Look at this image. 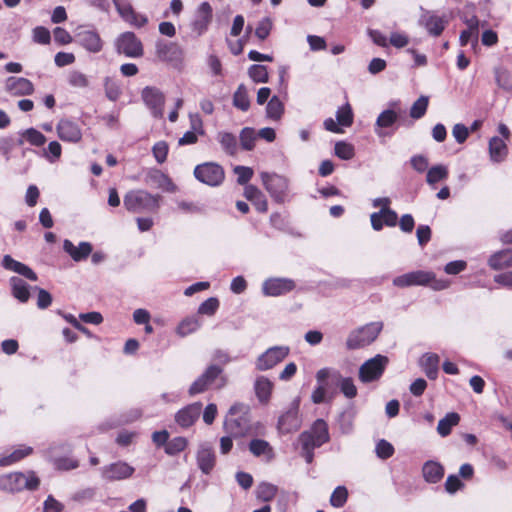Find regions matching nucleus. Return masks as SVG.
<instances>
[{
  "mask_svg": "<svg viewBox=\"0 0 512 512\" xmlns=\"http://www.w3.org/2000/svg\"><path fill=\"white\" fill-rule=\"evenodd\" d=\"M329 440L327 423L323 419L315 420L310 429L303 431L298 437L301 456L308 464H311L314 460V450L329 442Z\"/></svg>",
  "mask_w": 512,
  "mask_h": 512,
  "instance_id": "nucleus-1",
  "label": "nucleus"
},
{
  "mask_svg": "<svg viewBox=\"0 0 512 512\" xmlns=\"http://www.w3.org/2000/svg\"><path fill=\"white\" fill-rule=\"evenodd\" d=\"M393 285L398 288H407L411 286H429L435 291L447 289L450 281L445 279H437L432 271L417 270L393 279Z\"/></svg>",
  "mask_w": 512,
  "mask_h": 512,
  "instance_id": "nucleus-2",
  "label": "nucleus"
},
{
  "mask_svg": "<svg viewBox=\"0 0 512 512\" xmlns=\"http://www.w3.org/2000/svg\"><path fill=\"white\" fill-rule=\"evenodd\" d=\"M40 486V479L34 471L10 472L0 476V490L17 493L23 490L35 491Z\"/></svg>",
  "mask_w": 512,
  "mask_h": 512,
  "instance_id": "nucleus-3",
  "label": "nucleus"
},
{
  "mask_svg": "<svg viewBox=\"0 0 512 512\" xmlns=\"http://www.w3.org/2000/svg\"><path fill=\"white\" fill-rule=\"evenodd\" d=\"M250 408L243 403L233 404L224 421V429L233 437L244 436L250 430Z\"/></svg>",
  "mask_w": 512,
  "mask_h": 512,
  "instance_id": "nucleus-4",
  "label": "nucleus"
},
{
  "mask_svg": "<svg viewBox=\"0 0 512 512\" xmlns=\"http://www.w3.org/2000/svg\"><path fill=\"white\" fill-rule=\"evenodd\" d=\"M227 383L223 374V368L216 364L209 365L203 373L190 385L188 393L195 396L209 390L210 388L221 389Z\"/></svg>",
  "mask_w": 512,
  "mask_h": 512,
  "instance_id": "nucleus-5",
  "label": "nucleus"
},
{
  "mask_svg": "<svg viewBox=\"0 0 512 512\" xmlns=\"http://www.w3.org/2000/svg\"><path fill=\"white\" fill-rule=\"evenodd\" d=\"M159 195L145 190H134L124 196L125 208L133 213L155 212L159 208Z\"/></svg>",
  "mask_w": 512,
  "mask_h": 512,
  "instance_id": "nucleus-6",
  "label": "nucleus"
},
{
  "mask_svg": "<svg viewBox=\"0 0 512 512\" xmlns=\"http://www.w3.org/2000/svg\"><path fill=\"white\" fill-rule=\"evenodd\" d=\"M382 328V322H371L357 330L352 331L346 340L347 348L349 350H355L368 346L376 340Z\"/></svg>",
  "mask_w": 512,
  "mask_h": 512,
  "instance_id": "nucleus-7",
  "label": "nucleus"
},
{
  "mask_svg": "<svg viewBox=\"0 0 512 512\" xmlns=\"http://www.w3.org/2000/svg\"><path fill=\"white\" fill-rule=\"evenodd\" d=\"M261 180L264 188L269 193L274 202L283 204L288 199L289 182L284 176L276 173H261Z\"/></svg>",
  "mask_w": 512,
  "mask_h": 512,
  "instance_id": "nucleus-8",
  "label": "nucleus"
},
{
  "mask_svg": "<svg viewBox=\"0 0 512 512\" xmlns=\"http://www.w3.org/2000/svg\"><path fill=\"white\" fill-rule=\"evenodd\" d=\"M116 52L128 58H141L144 55V46L134 32L121 33L115 40Z\"/></svg>",
  "mask_w": 512,
  "mask_h": 512,
  "instance_id": "nucleus-9",
  "label": "nucleus"
},
{
  "mask_svg": "<svg viewBox=\"0 0 512 512\" xmlns=\"http://www.w3.org/2000/svg\"><path fill=\"white\" fill-rule=\"evenodd\" d=\"M155 55L161 62L178 67L181 65L184 53L180 45L176 42L158 40L155 44Z\"/></svg>",
  "mask_w": 512,
  "mask_h": 512,
  "instance_id": "nucleus-10",
  "label": "nucleus"
},
{
  "mask_svg": "<svg viewBox=\"0 0 512 512\" xmlns=\"http://www.w3.org/2000/svg\"><path fill=\"white\" fill-rule=\"evenodd\" d=\"M195 178L209 186L220 185L224 178L225 172L222 166L214 162H206L199 164L194 169Z\"/></svg>",
  "mask_w": 512,
  "mask_h": 512,
  "instance_id": "nucleus-11",
  "label": "nucleus"
},
{
  "mask_svg": "<svg viewBox=\"0 0 512 512\" xmlns=\"http://www.w3.org/2000/svg\"><path fill=\"white\" fill-rule=\"evenodd\" d=\"M387 363L388 358L382 355H376L375 357L367 360L359 369V379L363 383H370L378 380L383 375Z\"/></svg>",
  "mask_w": 512,
  "mask_h": 512,
  "instance_id": "nucleus-12",
  "label": "nucleus"
},
{
  "mask_svg": "<svg viewBox=\"0 0 512 512\" xmlns=\"http://www.w3.org/2000/svg\"><path fill=\"white\" fill-rule=\"evenodd\" d=\"M289 348L286 346H274L262 353L255 362L258 371H266L281 363L288 355Z\"/></svg>",
  "mask_w": 512,
  "mask_h": 512,
  "instance_id": "nucleus-13",
  "label": "nucleus"
},
{
  "mask_svg": "<svg viewBox=\"0 0 512 512\" xmlns=\"http://www.w3.org/2000/svg\"><path fill=\"white\" fill-rule=\"evenodd\" d=\"M141 97L145 105L151 110L154 118H163L165 95L160 89L147 86L142 90Z\"/></svg>",
  "mask_w": 512,
  "mask_h": 512,
  "instance_id": "nucleus-14",
  "label": "nucleus"
},
{
  "mask_svg": "<svg viewBox=\"0 0 512 512\" xmlns=\"http://www.w3.org/2000/svg\"><path fill=\"white\" fill-rule=\"evenodd\" d=\"M75 42L90 53L102 51L104 41L96 30L78 28Z\"/></svg>",
  "mask_w": 512,
  "mask_h": 512,
  "instance_id": "nucleus-15",
  "label": "nucleus"
},
{
  "mask_svg": "<svg viewBox=\"0 0 512 512\" xmlns=\"http://www.w3.org/2000/svg\"><path fill=\"white\" fill-rule=\"evenodd\" d=\"M419 24L426 29L430 36L438 37L448 26L449 19L446 15H438L435 12L427 11L421 15Z\"/></svg>",
  "mask_w": 512,
  "mask_h": 512,
  "instance_id": "nucleus-16",
  "label": "nucleus"
},
{
  "mask_svg": "<svg viewBox=\"0 0 512 512\" xmlns=\"http://www.w3.org/2000/svg\"><path fill=\"white\" fill-rule=\"evenodd\" d=\"M337 122L333 118H327L324 120V127L327 131L333 133H342V129L339 126L350 127L354 121V114L351 105L347 102L343 106L339 107L336 112Z\"/></svg>",
  "mask_w": 512,
  "mask_h": 512,
  "instance_id": "nucleus-17",
  "label": "nucleus"
},
{
  "mask_svg": "<svg viewBox=\"0 0 512 512\" xmlns=\"http://www.w3.org/2000/svg\"><path fill=\"white\" fill-rule=\"evenodd\" d=\"M296 287L295 281L289 278H269L262 284L265 296L278 297L286 295Z\"/></svg>",
  "mask_w": 512,
  "mask_h": 512,
  "instance_id": "nucleus-18",
  "label": "nucleus"
},
{
  "mask_svg": "<svg viewBox=\"0 0 512 512\" xmlns=\"http://www.w3.org/2000/svg\"><path fill=\"white\" fill-rule=\"evenodd\" d=\"M331 378L332 380H339L341 374L337 370L330 368H322L316 373V380L318 386L313 390L311 400L314 404H321L325 401L326 396V380Z\"/></svg>",
  "mask_w": 512,
  "mask_h": 512,
  "instance_id": "nucleus-19",
  "label": "nucleus"
},
{
  "mask_svg": "<svg viewBox=\"0 0 512 512\" xmlns=\"http://www.w3.org/2000/svg\"><path fill=\"white\" fill-rule=\"evenodd\" d=\"M135 469L128 463L118 461L102 468V477L107 481H119L130 478Z\"/></svg>",
  "mask_w": 512,
  "mask_h": 512,
  "instance_id": "nucleus-20",
  "label": "nucleus"
},
{
  "mask_svg": "<svg viewBox=\"0 0 512 512\" xmlns=\"http://www.w3.org/2000/svg\"><path fill=\"white\" fill-rule=\"evenodd\" d=\"M300 425L299 404L294 402L291 407L279 417L277 426L282 433L287 434L298 430Z\"/></svg>",
  "mask_w": 512,
  "mask_h": 512,
  "instance_id": "nucleus-21",
  "label": "nucleus"
},
{
  "mask_svg": "<svg viewBox=\"0 0 512 512\" xmlns=\"http://www.w3.org/2000/svg\"><path fill=\"white\" fill-rule=\"evenodd\" d=\"M201 410V402L189 404L175 414V422L182 428H189L198 420Z\"/></svg>",
  "mask_w": 512,
  "mask_h": 512,
  "instance_id": "nucleus-22",
  "label": "nucleus"
},
{
  "mask_svg": "<svg viewBox=\"0 0 512 512\" xmlns=\"http://www.w3.org/2000/svg\"><path fill=\"white\" fill-rule=\"evenodd\" d=\"M5 89L12 96H26L34 92V85L27 78L11 76L5 82Z\"/></svg>",
  "mask_w": 512,
  "mask_h": 512,
  "instance_id": "nucleus-23",
  "label": "nucleus"
},
{
  "mask_svg": "<svg viewBox=\"0 0 512 512\" xmlns=\"http://www.w3.org/2000/svg\"><path fill=\"white\" fill-rule=\"evenodd\" d=\"M213 10L208 2H203L197 9L196 18L193 22V30L199 35L203 34L212 21Z\"/></svg>",
  "mask_w": 512,
  "mask_h": 512,
  "instance_id": "nucleus-24",
  "label": "nucleus"
},
{
  "mask_svg": "<svg viewBox=\"0 0 512 512\" xmlns=\"http://www.w3.org/2000/svg\"><path fill=\"white\" fill-rule=\"evenodd\" d=\"M57 133L61 140L67 142H78L82 137L78 124L70 120H60Z\"/></svg>",
  "mask_w": 512,
  "mask_h": 512,
  "instance_id": "nucleus-25",
  "label": "nucleus"
},
{
  "mask_svg": "<svg viewBox=\"0 0 512 512\" xmlns=\"http://www.w3.org/2000/svg\"><path fill=\"white\" fill-rule=\"evenodd\" d=\"M197 465L203 474H210L216 464V455L210 446H201L196 455Z\"/></svg>",
  "mask_w": 512,
  "mask_h": 512,
  "instance_id": "nucleus-26",
  "label": "nucleus"
},
{
  "mask_svg": "<svg viewBox=\"0 0 512 512\" xmlns=\"http://www.w3.org/2000/svg\"><path fill=\"white\" fill-rule=\"evenodd\" d=\"M118 12L125 22L135 28H142L148 23L147 16L136 12L130 4L118 6Z\"/></svg>",
  "mask_w": 512,
  "mask_h": 512,
  "instance_id": "nucleus-27",
  "label": "nucleus"
},
{
  "mask_svg": "<svg viewBox=\"0 0 512 512\" xmlns=\"http://www.w3.org/2000/svg\"><path fill=\"white\" fill-rule=\"evenodd\" d=\"M244 196L250 201L259 213L268 211V201L263 192L254 185H246L244 188Z\"/></svg>",
  "mask_w": 512,
  "mask_h": 512,
  "instance_id": "nucleus-28",
  "label": "nucleus"
},
{
  "mask_svg": "<svg viewBox=\"0 0 512 512\" xmlns=\"http://www.w3.org/2000/svg\"><path fill=\"white\" fill-rule=\"evenodd\" d=\"M488 266L495 271L512 268V249H503L492 254Z\"/></svg>",
  "mask_w": 512,
  "mask_h": 512,
  "instance_id": "nucleus-29",
  "label": "nucleus"
},
{
  "mask_svg": "<svg viewBox=\"0 0 512 512\" xmlns=\"http://www.w3.org/2000/svg\"><path fill=\"white\" fill-rule=\"evenodd\" d=\"M63 248L76 262L85 260L92 252V245L89 242H81L79 246H75L70 240H65Z\"/></svg>",
  "mask_w": 512,
  "mask_h": 512,
  "instance_id": "nucleus-30",
  "label": "nucleus"
},
{
  "mask_svg": "<svg viewBox=\"0 0 512 512\" xmlns=\"http://www.w3.org/2000/svg\"><path fill=\"white\" fill-rule=\"evenodd\" d=\"M273 383L265 376H259L254 383V390L257 399L262 404H267L272 395Z\"/></svg>",
  "mask_w": 512,
  "mask_h": 512,
  "instance_id": "nucleus-31",
  "label": "nucleus"
},
{
  "mask_svg": "<svg viewBox=\"0 0 512 512\" xmlns=\"http://www.w3.org/2000/svg\"><path fill=\"white\" fill-rule=\"evenodd\" d=\"M440 358L435 353H426L420 360V365L430 380L438 377Z\"/></svg>",
  "mask_w": 512,
  "mask_h": 512,
  "instance_id": "nucleus-32",
  "label": "nucleus"
},
{
  "mask_svg": "<svg viewBox=\"0 0 512 512\" xmlns=\"http://www.w3.org/2000/svg\"><path fill=\"white\" fill-rule=\"evenodd\" d=\"M33 448L26 445H20L12 453L0 457V467H7L20 462L22 459L33 454Z\"/></svg>",
  "mask_w": 512,
  "mask_h": 512,
  "instance_id": "nucleus-33",
  "label": "nucleus"
},
{
  "mask_svg": "<svg viewBox=\"0 0 512 512\" xmlns=\"http://www.w3.org/2000/svg\"><path fill=\"white\" fill-rule=\"evenodd\" d=\"M422 473L427 482L437 483L444 476V467L438 462L427 461L422 468Z\"/></svg>",
  "mask_w": 512,
  "mask_h": 512,
  "instance_id": "nucleus-34",
  "label": "nucleus"
},
{
  "mask_svg": "<svg viewBox=\"0 0 512 512\" xmlns=\"http://www.w3.org/2000/svg\"><path fill=\"white\" fill-rule=\"evenodd\" d=\"M249 450L256 457L265 456L268 461L274 458L272 446L263 439H252L249 443Z\"/></svg>",
  "mask_w": 512,
  "mask_h": 512,
  "instance_id": "nucleus-35",
  "label": "nucleus"
},
{
  "mask_svg": "<svg viewBox=\"0 0 512 512\" xmlns=\"http://www.w3.org/2000/svg\"><path fill=\"white\" fill-rule=\"evenodd\" d=\"M201 327V321L197 315L184 318L177 326L176 333L180 337L188 336Z\"/></svg>",
  "mask_w": 512,
  "mask_h": 512,
  "instance_id": "nucleus-36",
  "label": "nucleus"
},
{
  "mask_svg": "<svg viewBox=\"0 0 512 512\" xmlns=\"http://www.w3.org/2000/svg\"><path fill=\"white\" fill-rule=\"evenodd\" d=\"M507 146L503 139L495 136L489 141L490 157L495 162L502 161L507 155Z\"/></svg>",
  "mask_w": 512,
  "mask_h": 512,
  "instance_id": "nucleus-37",
  "label": "nucleus"
},
{
  "mask_svg": "<svg viewBox=\"0 0 512 512\" xmlns=\"http://www.w3.org/2000/svg\"><path fill=\"white\" fill-rule=\"evenodd\" d=\"M12 286V295L22 303H26L30 298L29 287L26 282L18 277L10 279Z\"/></svg>",
  "mask_w": 512,
  "mask_h": 512,
  "instance_id": "nucleus-38",
  "label": "nucleus"
},
{
  "mask_svg": "<svg viewBox=\"0 0 512 512\" xmlns=\"http://www.w3.org/2000/svg\"><path fill=\"white\" fill-rule=\"evenodd\" d=\"M460 416L456 412L446 414L444 418L439 420L437 425V431L442 436H448L451 433L452 427L458 425Z\"/></svg>",
  "mask_w": 512,
  "mask_h": 512,
  "instance_id": "nucleus-39",
  "label": "nucleus"
},
{
  "mask_svg": "<svg viewBox=\"0 0 512 512\" xmlns=\"http://www.w3.org/2000/svg\"><path fill=\"white\" fill-rule=\"evenodd\" d=\"M218 141L227 154L233 156L237 153L238 143L236 137L232 133L220 132L218 134Z\"/></svg>",
  "mask_w": 512,
  "mask_h": 512,
  "instance_id": "nucleus-40",
  "label": "nucleus"
},
{
  "mask_svg": "<svg viewBox=\"0 0 512 512\" xmlns=\"http://www.w3.org/2000/svg\"><path fill=\"white\" fill-rule=\"evenodd\" d=\"M449 172L446 166L436 165L428 169L426 175V181L429 185H435L436 183L448 178Z\"/></svg>",
  "mask_w": 512,
  "mask_h": 512,
  "instance_id": "nucleus-41",
  "label": "nucleus"
},
{
  "mask_svg": "<svg viewBox=\"0 0 512 512\" xmlns=\"http://www.w3.org/2000/svg\"><path fill=\"white\" fill-rule=\"evenodd\" d=\"M277 492L278 488L276 485L262 482L257 487L256 496L259 500L270 502L276 497Z\"/></svg>",
  "mask_w": 512,
  "mask_h": 512,
  "instance_id": "nucleus-42",
  "label": "nucleus"
},
{
  "mask_svg": "<svg viewBox=\"0 0 512 512\" xmlns=\"http://www.w3.org/2000/svg\"><path fill=\"white\" fill-rule=\"evenodd\" d=\"M233 105L241 111H247L250 108V100L244 84H240L235 91Z\"/></svg>",
  "mask_w": 512,
  "mask_h": 512,
  "instance_id": "nucleus-43",
  "label": "nucleus"
},
{
  "mask_svg": "<svg viewBox=\"0 0 512 512\" xmlns=\"http://www.w3.org/2000/svg\"><path fill=\"white\" fill-rule=\"evenodd\" d=\"M188 446V440L185 437L178 436L169 440L165 446L166 454L174 456L184 451Z\"/></svg>",
  "mask_w": 512,
  "mask_h": 512,
  "instance_id": "nucleus-44",
  "label": "nucleus"
},
{
  "mask_svg": "<svg viewBox=\"0 0 512 512\" xmlns=\"http://www.w3.org/2000/svg\"><path fill=\"white\" fill-rule=\"evenodd\" d=\"M284 112V105L277 96H273L266 107L267 117L272 120H279Z\"/></svg>",
  "mask_w": 512,
  "mask_h": 512,
  "instance_id": "nucleus-45",
  "label": "nucleus"
},
{
  "mask_svg": "<svg viewBox=\"0 0 512 512\" xmlns=\"http://www.w3.org/2000/svg\"><path fill=\"white\" fill-rule=\"evenodd\" d=\"M249 77L256 83H266L269 79L267 67L260 64H253L248 69Z\"/></svg>",
  "mask_w": 512,
  "mask_h": 512,
  "instance_id": "nucleus-46",
  "label": "nucleus"
},
{
  "mask_svg": "<svg viewBox=\"0 0 512 512\" xmlns=\"http://www.w3.org/2000/svg\"><path fill=\"white\" fill-rule=\"evenodd\" d=\"M334 153L342 160H350L355 156V149L350 143L338 141L335 144Z\"/></svg>",
  "mask_w": 512,
  "mask_h": 512,
  "instance_id": "nucleus-47",
  "label": "nucleus"
},
{
  "mask_svg": "<svg viewBox=\"0 0 512 512\" xmlns=\"http://www.w3.org/2000/svg\"><path fill=\"white\" fill-rule=\"evenodd\" d=\"M429 98L427 96H420L412 105L410 109V116L413 119L422 118L427 111Z\"/></svg>",
  "mask_w": 512,
  "mask_h": 512,
  "instance_id": "nucleus-48",
  "label": "nucleus"
},
{
  "mask_svg": "<svg viewBox=\"0 0 512 512\" xmlns=\"http://www.w3.org/2000/svg\"><path fill=\"white\" fill-rule=\"evenodd\" d=\"M104 89L106 97L111 101H117L122 94V90L118 82L109 77L104 81Z\"/></svg>",
  "mask_w": 512,
  "mask_h": 512,
  "instance_id": "nucleus-49",
  "label": "nucleus"
},
{
  "mask_svg": "<svg viewBox=\"0 0 512 512\" xmlns=\"http://www.w3.org/2000/svg\"><path fill=\"white\" fill-rule=\"evenodd\" d=\"M348 499V490L345 486H338L330 496V504L335 508L343 507Z\"/></svg>",
  "mask_w": 512,
  "mask_h": 512,
  "instance_id": "nucleus-50",
  "label": "nucleus"
},
{
  "mask_svg": "<svg viewBox=\"0 0 512 512\" xmlns=\"http://www.w3.org/2000/svg\"><path fill=\"white\" fill-rule=\"evenodd\" d=\"M68 84L75 88H86L89 86V79L84 73L73 70L67 76Z\"/></svg>",
  "mask_w": 512,
  "mask_h": 512,
  "instance_id": "nucleus-51",
  "label": "nucleus"
},
{
  "mask_svg": "<svg viewBox=\"0 0 512 512\" xmlns=\"http://www.w3.org/2000/svg\"><path fill=\"white\" fill-rule=\"evenodd\" d=\"M220 306V302L216 297H210L200 304L197 313L199 315L213 316Z\"/></svg>",
  "mask_w": 512,
  "mask_h": 512,
  "instance_id": "nucleus-52",
  "label": "nucleus"
},
{
  "mask_svg": "<svg viewBox=\"0 0 512 512\" xmlns=\"http://www.w3.org/2000/svg\"><path fill=\"white\" fill-rule=\"evenodd\" d=\"M255 131L252 128L245 127L240 132V143L244 150L250 151L255 146Z\"/></svg>",
  "mask_w": 512,
  "mask_h": 512,
  "instance_id": "nucleus-53",
  "label": "nucleus"
},
{
  "mask_svg": "<svg viewBox=\"0 0 512 512\" xmlns=\"http://www.w3.org/2000/svg\"><path fill=\"white\" fill-rule=\"evenodd\" d=\"M398 115L394 110H384L377 118L376 125L381 128L391 127L397 121Z\"/></svg>",
  "mask_w": 512,
  "mask_h": 512,
  "instance_id": "nucleus-54",
  "label": "nucleus"
},
{
  "mask_svg": "<svg viewBox=\"0 0 512 512\" xmlns=\"http://www.w3.org/2000/svg\"><path fill=\"white\" fill-rule=\"evenodd\" d=\"M169 146L166 141H158L152 147V153L159 164H163L167 160Z\"/></svg>",
  "mask_w": 512,
  "mask_h": 512,
  "instance_id": "nucleus-55",
  "label": "nucleus"
},
{
  "mask_svg": "<svg viewBox=\"0 0 512 512\" xmlns=\"http://www.w3.org/2000/svg\"><path fill=\"white\" fill-rule=\"evenodd\" d=\"M340 384V390L344 394L345 397L352 399L357 396V388L354 385L353 379L350 377L341 378L339 380H335Z\"/></svg>",
  "mask_w": 512,
  "mask_h": 512,
  "instance_id": "nucleus-56",
  "label": "nucleus"
},
{
  "mask_svg": "<svg viewBox=\"0 0 512 512\" xmlns=\"http://www.w3.org/2000/svg\"><path fill=\"white\" fill-rule=\"evenodd\" d=\"M24 137L31 145L37 147L44 145L46 142L45 135L34 128L27 129L24 133Z\"/></svg>",
  "mask_w": 512,
  "mask_h": 512,
  "instance_id": "nucleus-57",
  "label": "nucleus"
},
{
  "mask_svg": "<svg viewBox=\"0 0 512 512\" xmlns=\"http://www.w3.org/2000/svg\"><path fill=\"white\" fill-rule=\"evenodd\" d=\"M495 77L499 87L505 90H512V75L507 70L496 69Z\"/></svg>",
  "mask_w": 512,
  "mask_h": 512,
  "instance_id": "nucleus-58",
  "label": "nucleus"
},
{
  "mask_svg": "<svg viewBox=\"0 0 512 512\" xmlns=\"http://www.w3.org/2000/svg\"><path fill=\"white\" fill-rule=\"evenodd\" d=\"M272 30V21L270 18H263L257 25L255 35L260 41H264Z\"/></svg>",
  "mask_w": 512,
  "mask_h": 512,
  "instance_id": "nucleus-59",
  "label": "nucleus"
},
{
  "mask_svg": "<svg viewBox=\"0 0 512 512\" xmlns=\"http://www.w3.org/2000/svg\"><path fill=\"white\" fill-rule=\"evenodd\" d=\"M394 452L393 445L384 439L380 440L376 445V454L381 459L385 460L392 457Z\"/></svg>",
  "mask_w": 512,
  "mask_h": 512,
  "instance_id": "nucleus-60",
  "label": "nucleus"
},
{
  "mask_svg": "<svg viewBox=\"0 0 512 512\" xmlns=\"http://www.w3.org/2000/svg\"><path fill=\"white\" fill-rule=\"evenodd\" d=\"M55 467L58 470L69 471L79 467V461L72 457H59L55 459Z\"/></svg>",
  "mask_w": 512,
  "mask_h": 512,
  "instance_id": "nucleus-61",
  "label": "nucleus"
},
{
  "mask_svg": "<svg viewBox=\"0 0 512 512\" xmlns=\"http://www.w3.org/2000/svg\"><path fill=\"white\" fill-rule=\"evenodd\" d=\"M33 40L42 45L49 44L51 41L50 31L43 26H37L33 29Z\"/></svg>",
  "mask_w": 512,
  "mask_h": 512,
  "instance_id": "nucleus-62",
  "label": "nucleus"
},
{
  "mask_svg": "<svg viewBox=\"0 0 512 512\" xmlns=\"http://www.w3.org/2000/svg\"><path fill=\"white\" fill-rule=\"evenodd\" d=\"M234 172L237 175V182L241 185L247 184L253 176V170L250 167L237 166Z\"/></svg>",
  "mask_w": 512,
  "mask_h": 512,
  "instance_id": "nucleus-63",
  "label": "nucleus"
},
{
  "mask_svg": "<svg viewBox=\"0 0 512 512\" xmlns=\"http://www.w3.org/2000/svg\"><path fill=\"white\" fill-rule=\"evenodd\" d=\"M64 505L49 495L43 503V512H63Z\"/></svg>",
  "mask_w": 512,
  "mask_h": 512,
  "instance_id": "nucleus-64",
  "label": "nucleus"
}]
</instances>
